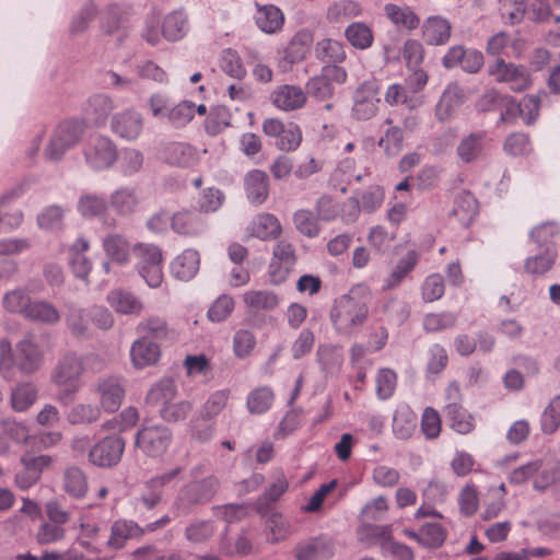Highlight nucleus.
I'll use <instances>...</instances> for the list:
<instances>
[{
    "label": "nucleus",
    "instance_id": "nucleus-5",
    "mask_svg": "<svg viewBox=\"0 0 560 560\" xmlns=\"http://www.w3.org/2000/svg\"><path fill=\"white\" fill-rule=\"evenodd\" d=\"M173 440L171 429L162 423L143 422L135 436V445L145 456L162 457Z\"/></svg>",
    "mask_w": 560,
    "mask_h": 560
},
{
    "label": "nucleus",
    "instance_id": "nucleus-13",
    "mask_svg": "<svg viewBox=\"0 0 560 560\" xmlns=\"http://www.w3.org/2000/svg\"><path fill=\"white\" fill-rule=\"evenodd\" d=\"M143 128L142 115L136 109L128 108L113 115L110 130L117 137L133 141L139 138Z\"/></svg>",
    "mask_w": 560,
    "mask_h": 560
},
{
    "label": "nucleus",
    "instance_id": "nucleus-28",
    "mask_svg": "<svg viewBox=\"0 0 560 560\" xmlns=\"http://www.w3.org/2000/svg\"><path fill=\"white\" fill-rule=\"evenodd\" d=\"M199 265V253L195 249L188 248L172 261L171 272L178 280L189 281L198 272Z\"/></svg>",
    "mask_w": 560,
    "mask_h": 560
},
{
    "label": "nucleus",
    "instance_id": "nucleus-52",
    "mask_svg": "<svg viewBox=\"0 0 560 560\" xmlns=\"http://www.w3.org/2000/svg\"><path fill=\"white\" fill-rule=\"evenodd\" d=\"M66 323L71 334L75 337H86L90 335V310H83L71 306L66 315Z\"/></svg>",
    "mask_w": 560,
    "mask_h": 560
},
{
    "label": "nucleus",
    "instance_id": "nucleus-50",
    "mask_svg": "<svg viewBox=\"0 0 560 560\" xmlns=\"http://www.w3.org/2000/svg\"><path fill=\"white\" fill-rule=\"evenodd\" d=\"M384 11L386 16L397 26L416 30L420 24V19L409 7L387 3Z\"/></svg>",
    "mask_w": 560,
    "mask_h": 560
},
{
    "label": "nucleus",
    "instance_id": "nucleus-23",
    "mask_svg": "<svg viewBox=\"0 0 560 560\" xmlns=\"http://www.w3.org/2000/svg\"><path fill=\"white\" fill-rule=\"evenodd\" d=\"M100 402L106 412H115L121 405L124 388L118 378L108 377L98 382Z\"/></svg>",
    "mask_w": 560,
    "mask_h": 560
},
{
    "label": "nucleus",
    "instance_id": "nucleus-51",
    "mask_svg": "<svg viewBox=\"0 0 560 560\" xmlns=\"http://www.w3.org/2000/svg\"><path fill=\"white\" fill-rule=\"evenodd\" d=\"M220 68L229 77L242 81L247 70L238 52L232 48L223 49L220 56Z\"/></svg>",
    "mask_w": 560,
    "mask_h": 560
},
{
    "label": "nucleus",
    "instance_id": "nucleus-58",
    "mask_svg": "<svg viewBox=\"0 0 560 560\" xmlns=\"http://www.w3.org/2000/svg\"><path fill=\"white\" fill-rule=\"evenodd\" d=\"M166 159L172 165L187 167L196 161L197 153L196 150L187 143L174 142L170 144L166 150Z\"/></svg>",
    "mask_w": 560,
    "mask_h": 560
},
{
    "label": "nucleus",
    "instance_id": "nucleus-56",
    "mask_svg": "<svg viewBox=\"0 0 560 560\" xmlns=\"http://www.w3.org/2000/svg\"><path fill=\"white\" fill-rule=\"evenodd\" d=\"M558 481H560V463L541 459V467L535 475L533 488L542 492Z\"/></svg>",
    "mask_w": 560,
    "mask_h": 560
},
{
    "label": "nucleus",
    "instance_id": "nucleus-6",
    "mask_svg": "<svg viewBox=\"0 0 560 560\" xmlns=\"http://www.w3.org/2000/svg\"><path fill=\"white\" fill-rule=\"evenodd\" d=\"M85 164L95 172L109 170L118 159L115 142L107 136L96 135L89 139L83 149Z\"/></svg>",
    "mask_w": 560,
    "mask_h": 560
},
{
    "label": "nucleus",
    "instance_id": "nucleus-27",
    "mask_svg": "<svg viewBox=\"0 0 560 560\" xmlns=\"http://www.w3.org/2000/svg\"><path fill=\"white\" fill-rule=\"evenodd\" d=\"M130 357L137 369L153 365L160 358V346L155 341L140 337L132 342Z\"/></svg>",
    "mask_w": 560,
    "mask_h": 560
},
{
    "label": "nucleus",
    "instance_id": "nucleus-10",
    "mask_svg": "<svg viewBox=\"0 0 560 560\" xmlns=\"http://www.w3.org/2000/svg\"><path fill=\"white\" fill-rule=\"evenodd\" d=\"M125 440L119 435H108L98 441L89 452L92 465L109 468L116 466L125 451Z\"/></svg>",
    "mask_w": 560,
    "mask_h": 560
},
{
    "label": "nucleus",
    "instance_id": "nucleus-46",
    "mask_svg": "<svg viewBox=\"0 0 560 560\" xmlns=\"http://www.w3.org/2000/svg\"><path fill=\"white\" fill-rule=\"evenodd\" d=\"M63 489L72 498H83L89 489L88 479L83 470L72 466L63 474Z\"/></svg>",
    "mask_w": 560,
    "mask_h": 560
},
{
    "label": "nucleus",
    "instance_id": "nucleus-37",
    "mask_svg": "<svg viewBox=\"0 0 560 560\" xmlns=\"http://www.w3.org/2000/svg\"><path fill=\"white\" fill-rule=\"evenodd\" d=\"M462 103V93L457 85H448L442 93L436 107L435 115L438 120L446 121L451 119L455 110Z\"/></svg>",
    "mask_w": 560,
    "mask_h": 560
},
{
    "label": "nucleus",
    "instance_id": "nucleus-31",
    "mask_svg": "<svg viewBox=\"0 0 560 560\" xmlns=\"http://www.w3.org/2000/svg\"><path fill=\"white\" fill-rule=\"evenodd\" d=\"M137 332L141 338L152 341H164L171 338L172 330L166 320L160 316H149L137 325Z\"/></svg>",
    "mask_w": 560,
    "mask_h": 560
},
{
    "label": "nucleus",
    "instance_id": "nucleus-21",
    "mask_svg": "<svg viewBox=\"0 0 560 560\" xmlns=\"http://www.w3.org/2000/svg\"><path fill=\"white\" fill-rule=\"evenodd\" d=\"M244 187L252 205H261L269 195V180L266 172L252 170L244 177Z\"/></svg>",
    "mask_w": 560,
    "mask_h": 560
},
{
    "label": "nucleus",
    "instance_id": "nucleus-41",
    "mask_svg": "<svg viewBox=\"0 0 560 560\" xmlns=\"http://www.w3.org/2000/svg\"><path fill=\"white\" fill-rule=\"evenodd\" d=\"M103 248L106 255L114 261L124 265L129 260L130 244L120 234H108L103 240Z\"/></svg>",
    "mask_w": 560,
    "mask_h": 560
},
{
    "label": "nucleus",
    "instance_id": "nucleus-12",
    "mask_svg": "<svg viewBox=\"0 0 560 560\" xmlns=\"http://www.w3.org/2000/svg\"><path fill=\"white\" fill-rule=\"evenodd\" d=\"M315 360L325 380L337 377L345 361L343 347L337 343H319Z\"/></svg>",
    "mask_w": 560,
    "mask_h": 560
},
{
    "label": "nucleus",
    "instance_id": "nucleus-61",
    "mask_svg": "<svg viewBox=\"0 0 560 560\" xmlns=\"http://www.w3.org/2000/svg\"><path fill=\"white\" fill-rule=\"evenodd\" d=\"M385 102L390 105H405L408 109L413 110L421 106L422 102L419 97L408 96L406 90L400 84H392L387 88L385 95Z\"/></svg>",
    "mask_w": 560,
    "mask_h": 560
},
{
    "label": "nucleus",
    "instance_id": "nucleus-14",
    "mask_svg": "<svg viewBox=\"0 0 560 560\" xmlns=\"http://www.w3.org/2000/svg\"><path fill=\"white\" fill-rule=\"evenodd\" d=\"M51 463V457L48 455H24L21 457V468L15 474V483L22 489L26 490L34 486L40 478L43 469L48 467Z\"/></svg>",
    "mask_w": 560,
    "mask_h": 560
},
{
    "label": "nucleus",
    "instance_id": "nucleus-33",
    "mask_svg": "<svg viewBox=\"0 0 560 560\" xmlns=\"http://www.w3.org/2000/svg\"><path fill=\"white\" fill-rule=\"evenodd\" d=\"M24 317L39 324L55 325L61 316L51 303L43 300H31L28 307L25 308Z\"/></svg>",
    "mask_w": 560,
    "mask_h": 560
},
{
    "label": "nucleus",
    "instance_id": "nucleus-36",
    "mask_svg": "<svg viewBox=\"0 0 560 560\" xmlns=\"http://www.w3.org/2000/svg\"><path fill=\"white\" fill-rule=\"evenodd\" d=\"M446 419L453 430L460 434H467L472 431L474 418L462 405L453 401L448 402L444 408Z\"/></svg>",
    "mask_w": 560,
    "mask_h": 560
},
{
    "label": "nucleus",
    "instance_id": "nucleus-3",
    "mask_svg": "<svg viewBox=\"0 0 560 560\" xmlns=\"http://www.w3.org/2000/svg\"><path fill=\"white\" fill-rule=\"evenodd\" d=\"M86 129V121L81 118H68L59 122L54 130L44 155L48 161L59 162L67 151L75 147Z\"/></svg>",
    "mask_w": 560,
    "mask_h": 560
},
{
    "label": "nucleus",
    "instance_id": "nucleus-62",
    "mask_svg": "<svg viewBox=\"0 0 560 560\" xmlns=\"http://www.w3.org/2000/svg\"><path fill=\"white\" fill-rule=\"evenodd\" d=\"M560 427V394L555 396L540 416V428L545 434L555 433Z\"/></svg>",
    "mask_w": 560,
    "mask_h": 560
},
{
    "label": "nucleus",
    "instance_id": "nucleus-7",
    "mask_svg": "<svg viewBox=\"0 0 560 560\" xmlns=\"http://www.w3.org/2000/svg\"><path fill=\"white\" fill-rule=\"evenodd\" d=\"M84 372V362L81 355L73 352L62 355L51 372V382L63 388L65 393L75 394L81 387V375Z\"/></svg>",
    "mask_w": 560,
    "mask_h": 560
},
{
    "label": "nucleus",
    "instance_id": "nucleus-4",
    "mask_svg": "<svg viewBox=\"0 0 560 560\" xmlns=\"http://www.w3.org/2000/svg\"><path fill=\"white\" fill-rule=\"evenodd\" d=\"M220 481L213 475H207L200 480H190L178 492L177 509L188 514L197 506L210 502L219 490Z\"/></svg>",
    "mask_w": 560,
    "mask_h": 560
},
{
    "label": "nucleus",
    "instance_id": "nucleus-39",
    "mask_svg": "<svg viewBox=\"0 0 560 560\" xmlns=\"http://www.w3.org/2000/svg\"><path fill=\"white\" fill-rule=\"evenodd\" d=\"M69 207L61 205H50L45 207L37 214V225L44 231H59L63 226L65 215L68 213Z\"/></svg>",
    "mask_w": 560,
    "mask_h": 560
},
{
    "label": "nucleus",
    "instance_id": "nucleus-43",
    "mask_svg": "<svg viewBox=\"0 0 560 560\" xmlns=\"http://www.w3.org/2000/svg\"><path fill=\"white\" fill-rule=\"evenodd\" d=\"M177 394L175 382L170 377L158 381L147 394L145 400L151 406H165Z\"/></svg>",
    "mask_w": 560,
    "mask_h": 560
},
{
    "label": "nucleus",
    "instance_id": "nucleus-49",
    "mask_svg": "<svg viewBox=\"0 0 560 560\" xmlns=\"http://www.w3.org/2000/svg\"><path fill=\"white\" fill-rule=\"evenodd\" d=\"M281 232L279 220L271 213L256 217L252 225V235L260 240L276 238Z\"/></svg>",
    "mask_w": 560,
    "mask_h": 560
},
{
    "label": "nucleus",
    "instance_id": "nucleus-19",
    "mask_svg": "<svg viewBox=\"0 0 560 560\" xmlns=\"http://www.w3.org/2000/svg\"><path fill=\"white\" fill-rule=\"evenodd\" d=\"M272 104L289 112L301 108L306 102V93L302 88L291 84L278 86L270 95Z\"/></svg>",
    "mask_w": 560,
    "mask_h": 560
},
{
    "label": "nucleus",
    "instance_id": "nucleus-29",
    "mask_svg": "<svg viewBox=\"0 0 560 560\" xmlns=\"http://www.w3.org/2000/svg\"><path fill=\"white\" fill-rule=\"evenodd\" d=\"M140 203L138 191L133 187L121 186L110 194L108 206L119 215H130Z\"/></svg>",
    "mask_w": 560,
    "mask_h": 560
},
{
    "label": "nucleus",
    "instance_id": "nucleus-15",
    "mask_svg": "<svg viewBox=\"0 0 560 560\" xmlns=\"http://www.w3.org/2000/svg\"><path fill=\"white\" fill-rule=\"evenodd\" d=\"M112 96L105 93L91 95L83 107L86 119L96 128L104 127L112 112L115 109Z\"/></svg>",
    "mask_w": 560,
    "mask_h": 560
},
{
    "label": "nucleus",
    "instance_id": "nucleus-30",
    "mask_svg": "<svg viewBox=\"0 0 560 560\" xmlns=\"http://www.w3.org/2000/svg\"><path fill=\"white\" fill-rule=\"evenodd\" d=\"M107 302L119 314L139 315L143 303L133 293L126 290H113L107 295Z\"/></svg>",
    "mask_w": 560,
    "mask_h": 560
},
{
    "label": "nucleus",
    "instance_id": "nucleus-59",
    "mask_svg": "<svg viewBox=\"0 0 560 560\" xmlns=\"http://www.w3.org/2000/svg\"><path fill=\"white\" fill-rule=\"evenodd\" d=\"M318 218L311 210L301 209L294 212L293 223L295 229L307 237H316L320 232Z\"/></svg>",
    "mask_w": 560,
    "mask_h": 560
},
{
    "label": "nucleus",
    "instance_id": "nucleus-53",
    "mask_svg": "<svg viewBox=\"0 0 560 560\" xmlns=\"http://www.w3.org/2000/svg\"><path fill=\"white\" fill-rule=\"evenodd\" d=\"M143 154L135 148H125L118 152V171L124 176H132L140 172L143 165Z\"/></svg>",
    "mask_w": 560,
    "mask_h": 560
},
{
    "label": "nucleus",
    "instance_id": "nucleus-32",
    "mask_svg": "<svg viewBox=\"0 0 560 560\" xmlns=\"http://www.w3.org/2000/svg\"><path fill=\"white\" fill-rule=\"evenodd\" d=\"M331 556V546L324 538H312L295 548L296 560H328Z\"/></svg>",
    "mask_w": 560,
    "mask_h": 560
},
{
    "label": "nucleus",
    "instance_id": "nucleus-63",
    "mask_svg": "<svg viewBox=\"0 0 560 560\" xmlns=\"http://www.w3.org/2000/svg\"><path fill=\"white\" fill-rule=\"evenodd\" d=\"M101 409L96 405L78 404L68 413V421L71 424H89L98 420Z\"/></svg>",
    "mask_w": 560,
    "mask_h": 560
},
{
    "label": "nucleus",
    "instance_id": "nucleus-24",
    "mask_svg": "<svg viewBox=\"0 0 560 560\" xmlns=\"http://www.w3.org/2000/svg\"><path fill=\"white\" fill-rule=\"evenodd\" d=\"M258 512L265 518L266 528L270 535L268 541L276 544L291 535V523L281 513L273 510H264L261 503L258 505Z\"/></svg>",
    "mask_w": 560,
    "mask_h": 560
},
{
    "label": "nucleus",
    "instance_id": "nucleus-38",
    "mask_svg": "<svg viewBox=\"0 0 560 560\" xmlns=\"http://www.w3.org/2000/svg\"><path fill=\"white\" fill-rule=\"evenodd\" d=\"M257 26L267 34L279 31L284 22L283 13L276 5H262L255 15Z\"/></svg>",
    "mask_w": 560,
    "mask_h": 560
},
{
    "label": "nucleus",
    "instance_id": "nucleus-22",
    "mask_svg": "<svg viewBox=\"0 0 560 560\" xmlns=\"http://www.w3.org/2000/svg\"><path fill=\"white\" fill-rule=\"evenodd\" d=\"M451 32L450 21L440 15L429 16L422 25L424 42L433 46L446 44L451 38Z\"/></svg>",
    "mask_w": 560,
    "mask_h": 560
},
{
    "label": "nucleus",
    "instance_id": "nucleus-48",
    "mask_svg": "<svg viewBox=\"0 0 560 560\" xmlns=\"http://www.w3.org/2000/svg\"><path fill=\"white\" fill-rule=\"evenodd\" d=\"M560 235V224L556 221H546L533 228L528 236L537 248L557 245L555 238Z\"/></svg>",
    "mask_w": 560,
    "mask_h": 560
},
{
    "label": "nucleus",
    "instance_id": "nucleus-26",
    "mask_svg": "<svg viewBox=\"0 0 560 560\" xmlns=\"http://www.w3.org/2000/svg\"><path fill=\"white\" fill-rule=\"evenodd\" d=\"M363 13L362 5L355 0H336L328 4L325 19L329 24H343L359 18Z\"/></svg>",
    "mask_w": 560,
    "mask_h": 560
},
{
    "label": "nucleus",
    "instance_id": "nucleus-9",
    "mask_svg": "<svg viewBox=\"0 0 560 560\" xmlns=\"http://www.w3.org/2000/svg\"><path fill=\"white\" fill-rule=\"evenodd\" d=\"M488 73L497 82L509 84L514 92H522L529 88L532 83L530 73L524 66L506 62L501 58L489 66Z\"/></svg>",
    "mask_w": 560,
    "mask_h": 560
},
{
    "label": "nucleus",
    "instance_id": "nucleus-40",
    "mask_svg": "<svg viewBox=\"0 0 560 560\" xmlns=\"http://www.w3.org/2000/svg\"><path fill=\"white\" fill-rule=\"evenodd\" d=\"M37 387L31 382L15 385L11 390V407L14 411H26L37 399Z\"/></svg>",
    "mask_w": 560,
    "mask_h": 560
},
{
    "label": "nucleus",
    "instance_id": "nucleus-2",
    "mask_svg": "<svg viewBox=\"0 0 560 560\" xmlns=\"http://www.w3.org/2000/svg\"><path fill=\"white\" fill-rule=\"evenodd\" d=\"M368 315L369 307L365 301L351 292L336 300L330 319L338 334L353 336L360 331Z\"/></svg>",
    "mask_w": 560,
    "mask_h": 560
},
{
    "label": "nucleus",
    "instance_id": "nucleus-45",
    "mask_svg": "<svg viewBox=\"0 0 560 560\" xmlns=\"http://www.w3.org/2000/svg\"><path fill=\"white\" fill-rule=\"evenodd\" d=\"M316 58L325 63H340L347 55L343 45L331 38H324L316 44Z\"/></svg>",
    "mask_w": 560,
    "mask_h": 560
},
{
    "label": "nucleus",
    "instance_id": "nucleus-25",
    "mask_svg": "<svg viewBox=\"0 0 560 560\" xmlns=\"http://www.w3.org/2000/svg\"><path fill=\"white\" fill-rule=\"evenodd\" d=\"M188 30V16L184 9H177L166 14L161 25L162 36L168 42L183 39Z\"/></svg>",
    "mask_w": 560,
    "mask_h": 560
},
{
    "label": "nucleus",
    "instance_id": "nucleus-42",
    "mask_svg": "<svg viewBox=\"0 0 560 560\" xmlns=\"http://www.w3.org/2000/svg\"><path fill=\"white\" fill-rule=\"evenodd\" d=\"M478 212V201L475 196L467 190L460 191L455 200L451 212L463 224L469 223Z\"/></svg>",
    "mask_w": 560,
    "mask_h": 560
},
{
    "label": "nucleus",
    "instance_id": "nucleus-57",
    "mask_svg": "<svg viewBox=\"0 0 560 560\" xmlns=\"http://www.w3.org/2000/svg\"><path fill=\"white\" fill-rule=\"evenodd\" d=\"M133 70L137 74L138 81L139 80H149L153 81L158 84H167L168 83V75L166 71L160 67L158 63H155L153 60L144 59L139 60L135 63Z\"/></svg>",
    "mask_w": 560,
    "mask_h": 560
},
{
    "label": "nucleus",
    "instance_id": "nucleus-55",
    "mask_svg": "<svg viewBox=\"0 0 560 560\" xmlns=\"http://www.w3.org/2000/svg\"><path fill=\"white\" fill-rule=\"evenodd\" d=\"M139 526L129 521H116L110 528V537L107 546L113 549H120L125 542L139 534Z\"/></svg>",
    "mask_w": 560,
    "mask_h": 560
},
{
    "label": "nucleus",
    "instance_id": "nucleus-54",
    "mask_svg": "<svg viewBox=\"0 0 560 560\" xmlns=\"http://www.w3.org/2000/svg\"><path fill=\"white\" fill-rule=\"evenodd\" d=\"M275 399L273 390L269 386L258 387L247 396V409L253 415L267 412Z\"/></svg>",
    "mask_w": 560,
    "mask_h": 560
},
{
    "label": "nucleus",
    "instance_id": "nucleus-11",
    "mask_svg": "<svg viewBox=\"0 0 560 560\" xmlns=\"http://www.w3.org/2000/svg\"><path fill=\"white\" fill-rule=\"evenodd\" d=\"M378 86L375 81H364L353 94L352 116L358 120H370L378 110Z\"/></svg>",
    "mask_w": 560,
    "mask_h": 560
},
{
    "label": "nucleus",
    "instance_id": "nucleus-34",
    "mask_svg": "<svg viewBox=\"0 0 560 560\" xmlns=\"http://www.w3.org/2000/svg\"><path fill=\"white\" fill-rule=\"evenodd\" d=\"M418 424L417 415L409 406H399L393 417V432L397 439L407 440L416 431Z\"/></svg>",
    "mask_w": 560,
    "mask_h": 560
},
{
    "label": "nucleus",
    "instance_id": "nucleus-16",
    "mask_svg": "<svg viewBox=\"0 0 560 560\" xmlns=\"http://www.w3.org/2000/svg\"><path fill=\"white\" fill-rule=\"evenodd\" d=\"M171 229L178 235L197 237L207 231V223L195 211L182 210L172 214Z\"/></svg>",
    "mask_w": 560,
    "mask_h": 560
},
{
    "label": "nucleus",
    "instance_id": "nucleus-17",
    "mask_svg": "<svg viewBox=\"0 0 560 560\" xmlns=\"http://www.w3.org/2000/svg\"><path fill=\"white\" fill-rule=\"evenodd\" d=\"M420 259V254L416 249H409L404 256H401L393 270L383 280L382 289L384 291L393 290L398 288L402 281L410 275L416 268Z\"/></svg>",
    "mask_w": 560,
    "mask_h": 560
},
{
    "label": "nucleus",
    "instance_id": "nucleus-18",
    "mask_svg": "<svg viewBox=\"0 0 560 560\" xmlns=\"http://www.w3.org/2000/svg\"><path fill=\"white\" fill-rule=\"evenodd\" d=\"M487 133L485 131L470 132L464 136L456 148L457 158L465 164L480 160L485 153Z\"/></svg>",
    "mask_w": 560,
    "mask_h": 560
},
{
    "label": "nucleus",
    "instance_id": "nucleus-60",
    "mask_svg": "<svg viewBox=\"0 0 560 560\" xmlns=\"http://www.w3.org/2000/svg\"><path fill=\"white\" fill-rule=\"evenodd\" d=\"M96 14L97 8L95 4L92 1L85 2L71 19L69 24L70 34L79 35L85 32Z\"/></svg>",
    "mask_w": 560,
    "mask_h": 560
},
{
    "label": "nucleus",
    "instance_id": "nucleus-44",
    "mask_svg": "<svg viewBox=\"0 0 560 560\" xmlns=\"http://www.w3.org/2000/svg\"><path fill=\"white\" fill-rule=\"evenodd\" d=\"M345 37L351 46L364 50L372 46L374 37L371 27L364 22H353L345 30Z\"/></svg>",
    "mask_w": 560,
    "mask_h": 560
},
{
    "label": "nucleus",
    "instance_id": "nucleus-20",
    "mask_svg": "<svg viewBox=\"0 0 560 560\" xmlns=\"http://www.w3.org/2000/svg\"><path fill=\"white\" fill-rule=\"evenodd\" d=\"M528 256L524 261V270L529 276L539 277L547 273L555 266L558 258L557 245H550Z\"/></svg>",
    "mask_w": 560,
    "mask_h": 560
},
{
    "label": "nucleus",
    "instance_id": "nucleus-8",
    "mask_svg": "<svg viewBox=\"0 0 560 560\" xmlns=\"http://www.w3.org/2000/svg\"><path fill=\"white\" fill-rule=\"evenodd\" d=\"M137 269L150 288H158L163 280L162 252L153 244H139L135 248Z\"/></svg>",
    "mask_w": 560,
    "mask_h": 560
},
{
    "label": "nucleus",
    "instance_id": "nucleus-64",
    "mask_svg": "<svg viewBox=\"0 0 560 560\" xmlns=\"http://www.w3.org/2000/svg\"><path fill=\"white\" fill-rule=\"evenodd\" d=\"M500 3L501 15L505 21L515 25L524 20L527 12V4L525 0H498Z\"/></svg>",
    "mask_w": 560,
    "mask_h": 560
},
{
    "label": "nucleus",
    "instance_id": "nucleus-1",
    "mask_svg": "<svg viewBox=\"0 0 560 560\" xmlns=\"http://www.w3.org/2000/svg\"><path fill=\"white\" fill-rule=\"evenodd\" d=\"M43 361L44 352L31 335L25 336L13 348L8 340L0 341V373L5 380L34 374L40 369Z\"/></svg>",
    "mask_w": 560,
    "mask_h": 560
},
{
    "label": "nucleus",
    "instance_id": "nucleus-47",
    "mask_svg": "<svg viewBox=\"0 0 560 560\" xmlns=\"http://www.w3.org/2000/svg\"><path fill=\"white\" fill-rule=\"evenodd\" d=\"M243 301L248 308L271 311L279 304L278 295L269 290H250L244 293Z\"/></svg>",
    "mask_w": 560,
    "mask_h": 560
},
{
    "label": "nucleus",
    "instance_id": "nucleus-35",
    "mask_svg": "<svg viewBox=\"0 0 560 560\" xmlns=\"http://www.w3.org/2000/svg\"><path fill=\"white\" fill-rule=\"evenodd\" d=\"M77 209L84 219H96L106 214L108 201L103 195L86 192L79 197Z\"/></svg>",
    "mask_w": 560,
    "mask_h": 560
}]
</instances>
